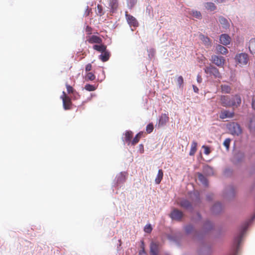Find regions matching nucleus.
<instances>
[{"instance_id": "1", "label": "nucleus", "mask_w": 255, "mask_h": 255, "mask_svg": "<svg viewBox=\"0 0 255 255\" xmlns=\"http://www.w3.org/2000/svg\"><path fill=\"white\" fill-rule=\"evenodd\" d=\"M221 105L225 107H233V109L239 107L242 102L241 97L239 95H233L232 97L227 95H222L220 97Z\"/></svg>"}, {"instance_id": "2", "label": "nucleus", "mask_w": 255, "mask_h": 255, "mask_svg": "<svg viewBox=\"0 0 255 255\" xmlns=\"http://www.w3.org/2000/svg\"><path fill=\"white\" fill-rule=\"evenodd\" d=\"M204 71L210 76H212L214 78L221 79L222 75L219 72L218 69L213 65L210 64L204 68Z\"/></svg>"}, {"instance_id": "3", "label": "nucleus", "mask_w": 255, "mask_h": 255, "mask_svg": "<svg viewBox=\"0 0 255 255\" xmlns=\"http://www.w3.org/2000/svg\"><path fill=\"white\" fill-rule=\"evenodd\" d=\"M228 129L231 134L239 135L242 132V129L239 124L232 123L228 126Z\"/></svg>"}, {"instance_id": "4", "label": "nucleus", "mask_w": 255, "mask_h": 255, "mask_svg": "<svg viewBox=\"0 0 255 255\" xmlns=\"http://www.w3.org/2000/svg\"><path fill=\"white\" fill-rule=\"evenodd\" d=\"M61 99L62 100L64 109L66 110L71 109L72 107L71 99L66 95L65 92H62Z\"/></svg>"}, {"instance_id": "5", "label": "nucleus", "mask_w": 255, "mask_h": 255, "mask_svg": "<svg viewBox=\"0 0 255 255\" xmlns=\"http://www.w3.org/2000/svg\"><path fill=\"white\" fill-rule=\"evenodd\" d=\"M236 61L240 66L246 65L248 62V56L246 53H240L237 54L235 57Z\"/></svg>"}, {"instance_id": "6", "label": "nucleus", "mask_w": 255, "mask_h": 255, "mask_svg": "<svg viewBox=\"0 0 255 255\" xmlns=\"http://www.w3.org/2000/svg\"><path fill=\"white\" fill-rule=\"evenodd\" d=\"M247 227L248 224H246L242 229L240 234L234 239V244L236 246V248H238Z\"/></svg>"}, {"instance_id": "7", "label": "nucleus", "mask_w": 255, "mask_h": 255, "mask_svg": "<svg viewBox=\"0 0 255 255\" xmlns=\"http://www.w3.org/2000/svg\"><path fill=\"white\" fill-rule=\"evenodd\" d=\"M211 61L215 65L220 67H222L225 62V60L223 57L217 55H213L211 57Z\"/></svg>"}, {"instance_id": "8", "label": "nucleus", "mask_w": 255, "mask_h": 255, "mask_svg": "<svg viewBox=\"0 0 255 255\" xmlns=\"http://www.w3.org/2000/svg\"><path fill=\"white\" fill-rule=\"evenodd\" d=\"M126 17L128 24L130 26L137 27L138 25V23L136 18L133 16L128 14V12H126Z\"/></svg>"}, {"instance_id": "9", "label": "nucleus", "mask_w": 255, "mask_h": 255, "mask_svg": "<svg viewBox=\"0 0 255 255\" xmlns=\"http://www.w3.org/2000/svg\"><path fill=\"white\" fill-rule=\"evenodd\" d=\"M170 217L173 220L179 221L183 217V213L178 209H174L171 212Z\"/></svg>"}, {"instance_id": "10", "label": "nucleus", "mask_w": 255, "mask_h": 255, "mask_svg": "<svg viewBox=\"0 0 255 255\" xmlns=\"http://www.w3.org/2000/svg\"><path fill=\"white\" fill-rule=\"evenodd\" d=\"M86 39L87 41H88L90 44H101L103 41L101 37L95 35L87 36Z\"/></svg>"}, {"instance_id": "11", "label": "nucleus", "mask_w": 255, "mask_h": 255, "mask_svg": "<svg viewBox=\"0 0 255 255\" xmlns=\"http://www.w3.org/2000/svg\"><path fill=\"white\" fill-rule=\"evenodd\" d=\"M231 39L227 34H222L220 37V41L221 44L224 45H227L231 42Z\"/></svg>"}, {"instance_id": "12", "label": "nucleus", "mask_w": 255, "mask_h": 255, "mask_svg": "<svg viewBox=\"0 0 255 255\" xmlns=\"http://www.w3.org/2000/svg\"><path fill=\"white\" fill-rule=\"evenodd\" d=\"M234 112H230L228 110H223L221 112L220 118L222 119L232 118L234 116Z\"/></svg>"}, {"instance_id": "13", "label": "nucleus", "mask_w": 255, "mask_h": 255, "mask_svg": "<svg viewBox=\"0 0 255 255\" xmlns=\"http://www.w3.org/2000/svg\"><path fill=\"white\" fill-rule=\"evenodd\" d=\"M178 204L181 207L186 209H191L192 205L191 203L186 199H182L178 202Z\"/></svg>"}, {"instance_id": "14", "label": "nucleus", "mask_w": 255, "mask_h": 255, "mask_svg": "<svg viewBox=\"0 0 255 255\" xmlns=\"http://www.w3.org/2000/svg\"><path fill=\"white\" fill-rule=\"evenodd\" d=\"M199 37L205 46L209 47L211 46L212 42L209 37L202 34L199 35Z\"/></svg>"}, {"instance_id": "15", "label": "nucleus", "mask_w": 255, "mask_h": 255, "mask_svg": "<svg viewBox=\"0 0 255 255\" xmlns=\"http://www.w3.org/2000/svg\"><path fill=\"white\" fill-rule=\"evenodd\" d=\"M111 56L110 52L106 50L105 51L102 53L99 56V59L103 62H106L109 60Z\"/></svg>"}, {"instance_id": "16", "label": "nucleus", "mask_w": 255, "mask_h": 255, "mask_svg": "<svg viewBox=\"0 0 255 255\" xmlns=\"http://www.w3.org/2000/svg\"><path fill=\"white\" fill-rule=\"evenodd\" d=\"M169 121V117L166 114H162L159 119V125L163 126L165 125Z\"/></svg>"}, {"instance_id": "17", "label": "nucleus", "mask_w": 255, "mask_h": 255, "mask_svg": "<svg viewBox=\"0 0 255 255\" xmlns=\"http://www.w3.org/2000/svg\"><path fill=\"white\" fill-rule=\"evenodd\" d=\"M219 21L224 28L227 29L229 27V23L228 20L223 16H220Z\"/></svg>"}, {"instance_id": "18", "label": "nucleus", "mask_w": 255, "mask_h": 255, "mask_svg": "<svg viewBox=\"0 0 255 255\" xmlns=\"http://www.w3.org/2000/svg\"><path fill=\"white\" fill-rule=\"evenodd\" d=\"M93 48L99 52L103 53L107 50V46L101 43L100 45H94Z\"/></svg>"}, {"instance_id": "19", "label": "nucleus", "mask_w": 255, "mask_h": 255, "mask_svg": "<svg viewBox=\"0 0 255 255\" xmlns=\"http://www.w3.org/2000/svg\"><path fill=\"white\" fill-rule=\"evenodd\" d=\"M125 141L128 144L131 143V138L133 136V132L131 131H126L125 134Z\"/></svg>"}, {"instance_id": "20", "label": "nucleus", "mask_w": 255, "mask_h": 255, "mask_svg": "<svg viewBox=\"0 0 255 255\" xmlns=\"http://www.w3.org/2000/svg\"><path fill=\"white\" fill-rule=\"evenodd\" d=\"M197 150V143L195 141H193L191 145V148L189 152V155L190 156L194 155Z\"/></svg>"}, {"instance_id": "21", "label": "nucleus", "mask_w": 255, "mask_h": 255, "mask_svg": "<svg viewBox=\"0 0 255 255\" xmlns=\"http://www.w3.org/2000/svg\"><path fill=\"white\" fill-rule=\"evenodd\" d=\"M109 6L112 12H114L118 7V0H110Z\"/></svg>"}, {"instance_id": "22", "label": "nucleus", "mask_w": 255, "mask_h": 255, "mask_svg": "<svg viewBox=\"0 0 255 255\" xmlns=\"http://www.w3.org/2000/svg\"><path fill=\"white\" fill-rule=\"evenodd\" d=\"M249 128L251 131L255 129V116L253 115L250 118Z\"/></svg>"}, {"instance_id": "23", "label": "nucleus", "mask_w": 255, "mask_h": 255, "mask_svg": "<svg viewBox=\"0 0 255 255\" xmlns=\"http://www.w3.org/2000/svg\"><path fill=\"white\" fill-rule=\"evenodd\" d=\"M150 255H157L158 254V246L152 243L150 245Z\"/></svg>"}, {"instance_id": "24", "label": "nucleus", "mask_w": 255, "mask_h": 255, "mask_svg": "<svg viewBox=\"0 0 255 255\" xmlns=\"http://www.w3.org/2000/svg\"><path fill=\"white\" fill-rule=\"evenodd\" d=\"M249 48L252 54L255 53V38H252L249 42Z\"/></svg>"}, {"instance_id": "25", "label": "nucleus", "mask_w": 255, "mask_h": 255, "mask_svg": "<svg viewBox=\"0 0 255 255\" xmlns=\"http://www.w3.org/2000/svg\"><path fill=\"white\" fill-rule=\"evenodd\" d=\"M216 50L218 53H221L222 54H226L228 52L227 48L221 45H218L216 46Z\"/></svg>"}, {"instance_id": "26", "label": "nucleus", "mask_w": 255, "mask_h": 255, "mask_svg": "<svg viewBox=\"0 0 255 255\" xmlns=\"http://www.w3.org/2000/svg\"><path fill=\"white\" fill-rule=\"evenodd\" d=\"M142 134L143 132L142 131L138 132L131 141V144L133 145H134L135 144L137 143L139 141L140 139L141 138Z\"/></svg>"}, {"instance_id": "27", "label": "nucleus", "mask_w": 255, "mask_h": 255, "mask_svg": "<svg viewBox=\"0 0 255 255\" xmlns=\"http://www.w3.org/2000/svg\"><path fill=\"white\" fill-rule=\"evenodd\" d=\"M163 176V172L162 169H159L158 171V173L155 179V182L156 184H158L160 183Z\"/></svg>"}, {"instance_id": "28", "label": "nucleus", "mask_w": 255, "mask_h": 255, "mask_svg": "<svg viewBox=\"0 0 255 255\" xmlns=\"http://www.w3.org/2000/svg\"><path fill=\"white\" fill-rule=\"evenodd\" d=\"M204 6L208 10L213 11L216 9L215 4L211 2H206Z\"/></svg>"}, {"instance_id": "29", "label": "nucleus", "mask_w": 255, "mask_h": 255, "mask_svg": "<svg viewBox=\"0 0 255 255\" xmlns=\"http://www.w3.org/2000/svg\"><path fill=\"white\" fill-rule=\"evenodd\" d=\"M221 92L223 93L229 94L231 91V88L230 86L227 85H221Z\"/></svg>"}, {"instance_id": "30", "label": "nucleus", "mask_w": 255, "mask_h": 255, "mask_svg": "<svg viewBox=\"0 0 255 255\" xmlns=\"http://www.w3.org/2000/svg\"><path fill=\"white\" fill-rule=\"evenodd\" d=\"M198 178L200 182L202 183L204 186H207L208 185L207 180L203 174L198 173Z\"/></svg>"}, {"instance_id": "31", "label": "nucleus", "mask_w": 255, "mask_h": 255, "mask_svg": "<svg viewBox=\"0 0 255 255\" xmlns=\"http://www.w3.org/2000/svg\"><path fill=\"white\" fill-rule=\"evenodd\" d=\"M96 13L99 16H102L104 14L103 12V7L101 5H97V9L96 10Z\"/></svg>"}, {"instance_id": "32", "label": "nucleus", "mask_w": 255, "mask_h": 255, "mask_svg": "<svg viewBox=\"0 0 255 255\" xmlns=\"http://www.w3.org/2000/svg\"><path fill=\"white\" fill-rule=\"evenodd\" d=\"M95 78V75L92 72L88 73L86 76V79L88 80L93 81Z\"/></svg>"}, {"instance_id": "33", "label": "nucleus", "mask_w": 255, "mask_h": 255, "mask_svg": "<svg viewBox=\"0 0 255 255\" xmlns=\"http://www.w3.org/2000/svg\"><path fill=\"white\" fill-rule=\"evenodd\" d=\"M85 89L88 91H94L96 89V88L94 85L88 84L85 86Z\"/></svg>"}, {"instance_id": "34", "label": "nucleus", "mask_w": 255, "mask_h": 255, "mask_svg": "<svg viewBox=\"0 0 255 255\" xmlns=\"http://www.w3.org/2000/svg\"><path fill=\"white\" fill-rule=\"evenodd\" d=\"M192 14L194 17L199 19H200L202 18V15L200 11H193L192 12Z\"/></svg>"}, {"instance_id": "35", "label": "nucleus", "mask_w": 255, "mask_h": 255, "mask_svg": "<svg viewBox=\"0 0 255 255\" xmlns=\"http://www.w3.org/2000/svg\"><path fill=\"white\" fill-rule=\"evenodd\" d=\"M153 125L152 124H149L146 128V130L147 133H151L153 130Z\"/></svg>"}, {"instance_id": "36", "label": "nucleus", "mask_w": 255, "mask_h": 255, "mask_svg": "<svg viewBox=\"0 0 255 255\" xmlns=\"http://www.w3.org/2000/svg\"><path fill=\"white\" fill-rule=\"evenodd\" d=\"M230 142L231 139L230 138H226L224 141L223 144L227 149L229 148Z\"/></svg>"}, {"instance_id": "37", "label": "nucleus", "mask_w": 255, "mask_h": 255, "mask_svg": "<svg viewBox=\"0 0 255 255\" xmlns=\"http://www.w3.org/2000/svg\"><path fill=\"white\" fill-rule=\"evenodd\" d=\"M66 87L67 88V92L69 94H73V93L75 91L72 86L67 84H66Z\"/></svg>"}, {"instance_id": "38", "label": "nucleus", "mask_w": 255, "mask_h": 255, "mask_svg": "<svg viewBox=\"0 0 255 255\" xmlns=\"http://www.w3.org/2000/svg\"><path fill=\"white\" fill-rule=\"evenodd\" d=\"M204 228L207 230H210L212 228V225L209 221H207L204 225Z\"/></svg>"}, {"instance_id": "39", "label": "nucleus", "mask_w": 255, "mask_h": 255, "mask_svg": "<svg viewBox=\"0 0 255 255\" xmlns=\"http://www.w3.org/2000/svg\"><path fill=\"white\" fill-rule=\"evenodd\" d=\"M185 231L186 233L190 234L194 230L193 227L191 225H188L185 227Z\"/></svg>"}, {"instance_id": "40", "label": "nucleus", "mask_w": 255, "mask_h": 255, "mask_svg": "<svg viewBox=\"0 0 255 255\" xmlns=\"http://www.w3.org/2000/svg\"><path fill=\"white\" fill-rule=\"evenodd\" d=\"M183 78L182 76H180L177 79V83L179 87H181L183 84Z\"/></svg>"}, {"instance_id": "41", "label": "nucleus", "mask_w": 255, "mask_h": 255, "mask_svg": "<svg viewBox=\"0 0 255 255\" xmlns=\"http://www.w3.org/2000/svg\"><path fill=\"white\" fill-rule=\"evenodd\" d=\"M144 231L145 232L147 233H150L152 231V227L150 224L146 225L144 229Z\"/></svg>"}, {"instance_id": "42", "label": "nucleus", "mask_w": 255, "mask_h": 255, "mask_svg": "<svg viewBox=\"0 0 255 255\" xmlns=\"http://www.w3.org/2000/svg\"><path fill=\"white\" fill-rule=\"evenodd\" d=\"M136 2L137 0H128V5L130 7H132Z\"/></svg>"}, {"instance_id": "43", "label": "nucleus", "mask_w": 255, "mask_h": 255, "mask_svg": "<svg viewBox=\"0 0 255 255\" xmlns=\"http://www.w3.org/2000/svg\"><path fill=\"white\" fill-rule=\"evenodd\" d=\"M202 148L204 149V153L205 154L209 155L211 151L210 148L208 146L206 145H203Z\"/></svg>"}, {"instance_id": "44", "label": "nucleus", "mask_w": 255, "mask_h": 255, "mask_svg": "<svg viewBox=\"0 0 255 255\" xmlns=\"http://www.w3.org/2000/svg\"><path fill=\"white\" fill-rule=\"evenodd\" d=\"M80 98V95L78 92L76 91L73 94V100H78Z\"/></svg>"}, {"instance_id": "45", "label": "nucleus", "mask_w": 255, "mask_h": 255, "mask_svg": "<svg viewBox=\"0 0 255 255\" xmlns=\"http://www.w3.org/2000/svg\"><path fill=\"white\" fill-rule=\"evenodd\" d=\"M85 30L87 34L91 35L92 32V28L90 26L87 25Z\"/></svg>"}, {"instance_id": "46", "label": "nucleus", "mask_w": 255, "mask_h": 255, "mask_svg": "<svg viewBox=\"0 0 255 255\" xmlns=\"http://www.w3.org/2000/svg\"><path fill=\"white\" fill-rule=\"evenodd\" d=\"M221 207V204L220 203H217L213 207L212 210L213 212H215L216 208H219V209H220Z\"/></svg>"}, {"instance_id": "47", "label": "nucleus", "mask_w": 255, "mask_h": 255, "mask_svg": "<svg viewBox=\"0 0 255 255\" xmlns=\"http://www.w3.org/2000/svg\"><path fill=\"white\" fill-rule=\"evenodd\" d=\"M92 66L91 64L89 63L85 67V70L86 72L90 71L92 70Z\"/></svg>"}, {"instance_id": "48", "label": "nucleus", "mask_w": 255, "mask_h": 255, "mask_svg": "<svg viewBox=\"0 0 255 255\" xmlns=\"http://www.w3.org/2000/svg\"><path fill=\"white\" fill-rule=\"evenodd\" d=\"M252 108L255 110V96H253L252 100Z\"/></svg>"}, {"instance_id": "49", "label": "nucleus", "mask_w": 255, "mask_h": 255, "mask_svg": "<svg viewBox=\"0 0 255 255\" xmlns=\"http://www.w3.org/2000/svg\"><path fill=\"white\" fill-rule=\"evenodd\" d=\"M197 81L199 83H201L202 81V78L201 75H198L197 77Z\"/></svg>"}, {"instance_id": "50", "label": "nucleus", "mask_w": 255, "mask_h": 255, "mask_svg": "<svg viewBox=\"0 0 255 255\" xmlns=\"http://www.w3.org/2000/svg\"><path fill=\"white\" fill-rule=\"evenodd\" d=\"M193 90H194V92H195L196 93H198L199 92V89L197 87H196V86H195L194 85H193Z\"/></svg>"}, {"instance_id": "51", "label": "nucleus", "mask_w": 255, "mask_h": 255, "mask_svg": "<svg viewBox=\"0 0 255 255\" xmlns=\"http://www.w3.org/2000/svg\"><path fill=\"white\" fill-rule=\"evenodd\" d=\"M139 255H147L144 248H143L139 252Z\"/></svg>"}, {"instance_id": "52", "label": "nucleus", "mask_w": 255, "mask_h": 255, "mask_svg": "<svg viewBox=\"0 0 255 255\" xmlns=\"http://www.w3.org/2000/svg\"><path fill=\"white\" fill-rule=\"evenodd\" d=\"M214 2L216 3H221L223 2L224 0H213Z\"/></svg>"}]
</instances>
